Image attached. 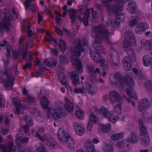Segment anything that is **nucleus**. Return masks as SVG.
Returning a JSON list of instances; mask_svg holds the SVG:
<instances>
[{
  "instance_id": "412c9836",
  "label": "nucleus",
  "mask_w": 152,
  "mask_h": 152,
  "mask_svg": "<svg viewBox=\"0 0 152 152\" xmlns=\"http://www.w3.org/2000/svg\"><path fill=\"white\" fill-rule=\"evenodd\" d=\"M43 63L45 65L49 67L55 66L57 64V61L54 59L51 58L48 61V60L45 59L43 60Z\"/></svg>"
},
{
  "instance_id": "b1692460",
  "label": "nucleus",
  "mask_w": 152,
  "mask_h": 152,
  "mask_svg": "<svg viewBox=\"0 0 152 152\" xmlns=\"http://www.w3.org/2000/svg\"><path fill=\"white\" fill-rule=\"evenodd\" d=\"M65 103L64 105L65 108L68 112H72L73 110V104L69 100L68 98H65Z\"/></svg>"
},
{
  "instance_id": "58836bf2",
  "label": "nucleus",
  "mask_w": 152,
  "mask_h": 152,
  "mask_svg": "<svg viewBox=\"0 0 152 152\" xmlns=\"http://www.w3.org/2000/svg\"><path fill=\"white\" fill-rule=\"evenodd\" d=\"M75 115L77 118L79 119H82L83 118V112L80 109H79L76 111Z\"/></svg>"
},
{
  "instance_id": "39448f33",
  "label": "nucleus",
  "mask_w": 152,
  "mask_h": 152,
  "mask_svg": "<svg viewBox=\"0 0 152 152\" xmlns=\"http://www.w3.org/2000/svg\"><path fill=\"white\" fill-rule=\"evenodd\" d=\"M55 106L57 110L53 108H49L47 113L48 118L51 117L55 120H56L60 119L61 115L65 116V115L63 108V103L61 102H56L55 103Z\"/></svg>"
},
{
  "instance_id": "69168bd1",
  "label": "nucleus",
  "mask_w": 152,
  "mask_h": 152,
  "mask_svg": "<svg viewBox=\"0 0 152 152\" xmlns=\"http://www.w3.org/2000/svg\"><path fill=\"white\" fill-rule=\"evenodd\" d=\"M19 53L18 51H15L13 52L12 58L14 60L17 59Z\"/></svg>"
},
{
  "instance_id": "4c0bfd02",
  "label": "nucleus",
  "mask_w": 152,
  "mask_h": 152,
  "mask_svg": "<svg viewBox=\"0 0 152 152\" xmlns=\"http://www.w3.org/2000/svg\"><path fill=\"white\" fill-rule=\"evenodd\" d=\"M60 62L62 64H67L68 62V59L67 57L63 55H61L59 57Z\"/></svg>"
},
{
  "instance_id": "de8ad7c7",
  "label": "nucleus",
  "mask_w": 152,
  "mask_h": 152,
  "mask_svg": "<svg viewBox=\"0 0 152 152\" xmlns=\"http://www.w3.org/2000/svg\"><path fill=\"white\" fill-rule=\"evenodd\" d=\"M86 66L88 72L90 73H93L94 72V68L92 64L91 63L88 64H87Z\"/></svg>"
},
{
  "instance_id": "49530a36",
  "label": "nucleus",
  "mask_w": 152,
  "mask_h": 152,
  "mask_svg": "<svg viewBox=\"0 0 152 152\" xmlns=\"http://www.w3.org/2000/svg\"><path fill=\"white\" fill-rule=\"evenodd\" d=\"M121 104L119 103L116 105L114 107L115 111L117 114H119L121 112Z\"/></svg>"
},
{
  "instance_id": "6e6d98bb",
  "label": "nucleus",
  "mask_w": 152,
  "mask_h": 152,
  "mask_svg": "<svg viewBox=\"0 0 152 152\" xmlns=\"http://www.w3.org/2000/svg\"><path fill=\"white\" fill-rule=\"evenodd\" d=\"M74 92L77 94H83L84 93V91L83 88H76L74 90Z\"/></svg>"
},
{
  "instance_id": "f8f14e48",
  "label": "nucleus",
  "mask_w": 152,
  "mask_h": 152,
  "mask_svg": "<svg viewBox=\"0 0 152 152\" xmlns=\"http://www.w3.org/2000/svg\"><path fill=\"white\" fill-rule=\"evenodd\" d=\"M110 61L111 64L115 66H119L120 64V60L118 57V53L117 51L110 52Z\"/></svg>"
},
{
  "instance_id": "bb28decb",
  "label": "nucleus",
  "mask_w": 152,
  "mask_h": 152,
  "mask_svg": "<svg viewBox=\"0 0 152 152\" xmlns=\"http://www.w3.org/2000/svg\"><path fill=\"white\" fill-rule=\"evenodd\" d=\"M125 16L123 13L121 12L116 15L115 19V23L117 25H120V22H123L124 20Z\"/></svg>"
},
{
  "instance_id": "c9c22d12",
  "label": "nucleus",
  "mask_w": 152,
  "mask_h": 152,
  "mask_svg": "<svg viewBox=\"0 0 152 152\" xmlns=\"http://www.w3.org/2000/svg\"><path fill=\"white\" fill-rule=\"evenodd\" d=\"M29 45L27 43L25 46V50L21 51V54L22 55V58L23 60H25L27 61L28 58H27V54L28 53V48Z\"/></svg>"
},
{
  "instance_id": "3c124183",
  "label": "nucleus",
  "mask_w": 152,
  "mask_h": 152,
  "mask_svg": "<svg viewBox=\"0 0 152 152\" xmlns=\"http://www.w3.org/2000/svg\"><path fill=\"white\" fill-rule=\"evenodd\" d=\"M102 58H100V55L98 53L96 52L93 58V59L96 63H98Z\"/></svg>"
},
{
  "instance_id": "c756f323",
  "label": "nucleus",
  "mask_w": 152,
  "mask_h": 152,
  "mask_svg": "<svg viewBox=\"0 0 152 152\" xmlns=\"http://www.w3.org/2000/svg\"><path fill=\"white\" fill-rule=\"evenodd\" d=\"M64 143H68V146L70 149H73L75 148V143L73 140L69 136L65 139L62 141Z\"/></svg>"
},
{
  "instance_id": "5fc2aeb1",
  "label": "nucleus",
  "mask_w": 152,
  "mask_h": 152,
  "mask_svg": "<svg viewBox=\"0 0 152 152\" xmlns=\"http://www.w3.org/2000/svg\"><path fill=\"white\" fill-rule=\"evenodd\" d=\"M123 65L124 69L126 71H129L132 69L131 64H128L126 63H123Z\"/></svg>"
},
{
  "instance_id": "1a4fd4ad",
  "label": "nucleus",
  "mask_w": 152,
  "mask_h": 152,
  "mask_svg": "<svg viewBox=\"0 0 152 152\" xmlns=\"http://www.w3.org/2000/svg\"><path fill=\"white\" fill-rule=\"evenodd\" d=\"M77 11L73 9H71L69 12L71 23L73 25L76 26L78 28L83 21L82 18L80 16L76 15Z\"/></svg>"
},
{
  "instance_id": "4be33fe9",
  "label": "nucleus",
  "mask_w": 152,
  "mask_h": 152,
  "mask_svg": "<svg viewBox=\"0 0 152 152\" xmlns=\"http://www.w3.org/2000/svg\"><path fill=\"white\" fill-rule=\"evenodd\" d=\"M31 0H26L25 2L23 3L25 9L28 10V8L30 10H31L33 13L35 14L36 12V10L34 6L31 3Z\"/></svg>"
},
{
  "instance_id": "bf43d9fd",
  "label": "nucleus",
  "mask_w": 152,
  "mask_h": 152,
  "mask_svg": "<svg viewBox=\"0 0 152 152\" xmlns=\"http://www.w3.org/2000/svg\"><path fill=\"white\" fill-rule=\"evenodd\" d=\"M138 23L137 20L135 19H133L130 21L129 23V25L130 26H133Z\"/></svg>"
},
{
  "instance_id": "7ed1b4c3",
  "label": "nucleus",
  "mask_w": 152,
  "mask_h": 152,
  "mask_svg": "<svg viewBox=\"0 0 152 152\" xmlns=\"http://www.w3.org/2000/svg\"><path fill=\"white\" fill-rule=\"evenodd\" d=\"M78 42L73 50V55L72 61V63L79 73L83 72V66L81 60L78 59L81 55L80 53L83 51L81 42L78 39H75Z\"/></svg>"
},
{
  "instance_id": "2f4dec72",
  "label": "nucleus",
  "mask_w": 152,
  "mask_h": 152,
  "mask_svg": "<svg viewBox=\"0 0 152 152\" xmlns=\"http://www.w3.org/2000/svg\"><path fill=\"white\" fill-rule=\"evenodd\" d=\"M78 11H80V12L83 14L85 13L84 15H87V12H89V14L90 13V10L87 8V7L84 5H79L78 7Z\"/></svg>"
},
{
  "instance_id": "9b49d317",
  "label": "nucleus",
  "mask_w": 152,
  "mask_h": 152,
  "mask_svg": "<svg viewBox=\"0 0 152 152\" xmlns=\"http://www.w3.org/2000/svg\"><path fill=\"white\" fill-rule=\"evenodd\" d=\"M100 111L101 113H103L104 116L105 117L108 118L109 120L112 122L115 123L118 120V116L111 115L108 112L107 109L104 107H102L100 108Z\"/></svg>"
},
{
  "instance_id": "4d7b16f0",
  "label": "nucleus",
  "mask_w": 152,
  "mask_h": 152,
  "mask_svg": "<svg viewBox=\"0 0 152 152\" xmlns=\"http://www.w3.org/2000/svg\"><path fill=\"white\" fill-rule=\"evenodd\" d=\"M5 99L4 98L2 97H0V108L4 107H5Z\"/></svg>"
},
{
  "instance_id": "6ab92c4d",
  "label": "nucleus",
  "mask_w": 152,
  "mask_h": 152,
  "mask_svg": "<svg viewBox=\"0 0 152 152\" xmlns=\"http://www.w3.org/2000/svg\"><path fill=\"white\" fill-rule=\"evenodd\" d=\"M137 6L136 3L132 0L128 1V7L127 10L128 12L132 13L136 12Z\"/></svg>"
},
{
  "instance_id": "0e129e2a",
  "label": "nucleus",
  "mask_w": 152,
  "mask_h": 152,
  "mask_svg": "<svg viewBox=\"0 0 152 152\" xmlns=\"http://www.w3.org/2000/svg\"><path fill=\"white\" fill-rule=\"evenodd\" d=\"M140 24L143 31H145L149 28V25L146 23H141Z\"/></svg>"
},
{
  "instance_id": "8fccbe9b",
  "label": "nucleus",
  "mask_w": 152,
  "mask_h": 152,
  "mask_svg": "<svg viewBox=\"0 0 152 152\" xmlns=\"http://www.w3.org/2000/svg\"><path fill=\"white\" fill-rule=\"evenodd\" d=\"M123 62H124V63H126L128 64H131L133 61V59L129 56L125 57L123 60Z\"/></svg>"
},
{
  "instance_id": "9d476101",
  "label": "nucleus",
  "mask_w": 152,
  "mask_h": 152,
  "mask_svg": "<svg viewBox=\"0 0 152 152\" xmlns=\"http://www.w3.org/2000/svg\"><path fill=\"white\" fill-rule=\"evenodd\" d=\"M151 107V104L149 100L146 98L141 99L138 103V110L140 112L144 111Z\"/></svg>"
},
{
  "instance_id": "4468645a",
  "label": "nucleus",
  "mask_w": 152,
  "mask_h": 152,
  "mask_svg": "<svg viewBox=\"0 0 152 152\" xmlns=\"http://www.w3.org/2000/svg\"><path fill=\"white\" fill-rule=\"evenodd\" d=\"M26 124L25 126H22L26 134L28 135L29 134V127L32 126L33 123L31 118L28 116H26L23 119Z\"/></svg>"
},
{
  "instance_id": "774afa93",
  "label": "nucleus",
  "mask_w": 152,
  "mask_h": 152,
  "mask_svg": "<svg viewBox=\"0 0 152 152\" xmlns=\"http://www.w3.org/2000/svg\"><path fill=\"white\" fill-rule=\"evenodd\" d=\"M93 124L92 123L91 121L88 122L87 129V132H90L91 131L92 127V125Z\"/></svg>"
},
{
  "instance_id": "864d4df0",
  "label": "nucleus",
  "mask_w": 152,
  "mask_h": 152,
  "mask_svg": "<svg viewBox=\"0 0 152 152\" xmlns=\"http://www.w3.org/2000/svg\"><path fill=\"white\" fill-rule=\"evenodd\" d=\"M93 145H94L91 143V140H88L86 142L84 146L86 151L89 149V148H91Z\"/></svg>"
},
{
  "instance_id": "e2e57ef3",
  "label": "nucleus",
  "mask_w": 152,
  "mask_h": 152,
  "mask_svg": "<svg viewBox=\"0 0 152 152\" xmlns=\"http://www.w3.org/2000/svg\"><path fill=\"white\" fill-rule=\"evenodd\" d=\"M135 30L136 33H138L140 32L143 31L140 23L136 27Z\"/></svg>"
},
{
  "instance_id": "6e6552de",
  "label": "nucleus",
  "mask_w": 152,
  "mask_h": 152,
  "mask_svg": "<svg viewBox=\"0 0 152 152\" xmlns=\"http://www.w3.org/2000/svg\"><path fill=\"white\" fill-rule=\"evenodd\" d=\"M4 15L3 21L0 20V37H2L3 34V29L8 31L10 30V15L8 14L7 10L4 8L3 10Z\"/></svg>"
},
{
  "instance_id": "aec40b11",
  "label": "nucleus",
  "mask_w": 152,
  "mask_h": 152,
  "mask_svg": "<svg viewBox=\"0 0 152 152\" xmlns=\"http://www.w3.org/2000/svg\"><path fill=\"white\" fill-rule=\"evenodd\" d=\"M58 77L59 80H60L61 83L64 86L68 89L71 90V88L68 84L66 80V76H65L63 73H59L58 75Z\"/></svg>"
},
{
  "instance_id": "a19ab883",
  "label": "nucleus",
  "mask_w": 152,
  "mask_h": 152,
  "mask_svg": "<svg viewBox=\"0 0 152 152\" xmlns=\"http://www.w3.org/2000/svg\"><path fill=\"white\" fill-rule=\"evenodd\" d=\"M90 119L89 121H91L92 123H96L97 118L96 116L93 113H91L89 115Z\"/></svg>"
},
{
  "instance_id": "37998d69",
  "label": "nucleus",
  "mask_w": 152,
  "mask_h": 152,
  "mask_svg": "<svg viewBox=\"0 0 152 152\" xmlns=\"http://www.w3.org/2000/svg\"><path fill=\"white\" fill-rule=\"evenodd\" d=\"M119 48V46L118 44L113 43H112L111 45V49L110 50V52L114 51H117Z\"/></svg>"
},
{
  "instance_id": "ea45409f",
  "label": "nucleus",
  "mask_w": 152,
  "mask_h": 152,
  "mask_svg": "<svg viewBox=\"0 0 152 152\" xmlns=\"http://www.w3.org/2000/svg\"><path fill=\"white\" fill-rule=\"evenodd\" d=\"M124 134V133L123 132H121L113 135L111 137L114 140H119L123 137Z\"/></svg>"
},
{
  "instance_id": "a211bd4d",
  "label": "nucleus",
  "mask_w": 152,
  "mask_h": 152,
  "mask_svg": "<svg viewBox=\"0 0 152 152\" xmlns=\"http://www.w3.org/2000/svg\"><path fill=\"white\" fill-rule=\"evenodd\" d=\"M57 134L58 138L61 141L67 138L68 137H69V134L64 132L63 127H61L59 129Z\"/></svg>"
},
{
  "instance_id": "e433bc0d",
  "label": "nucleus",
  "mask_w": 152,
  "mask_h": 152,
  "mask_svg": "<svg viewBox=\"0 0 152 152\" xmlns=\"http://www.w3.org/2000/svg\"><path fill=\"white\" fill-rule=\"evenodd\" d=\"M143 60L144 65L146 66L152 65V58H149L145 56H144Z\"/></svg>"
},
{
  "instance_id": "f03ea898",
  "label": "nucleus",
  "mask_w": 152,
  "mask_h": 152,
  "mask_svg": "<svg viewBox=\"0 0 152 152\" xmlns=\"http://www.w3.org/2000/svg\"><path fill=\"white\" fill-rule=\"evenodd\" d=\"M116 80H118L121 85L122 86H124L126 84H127L129 87L126 90V92L130 98L134 99L135 100H137V97L136 93L134 89V83L132 78L129 75H125L123 78L121 74L118 72H116L115 76Z\"/></svg>"
},
{
  "instance_id": "13d9d810",
  "label": "nucleus",
  "mask_w": 152,
  "mask_h": 152,
  "mask_svg": "<svg viewBox=\"0 0 152 152\" xmlns=\"http://www.w3.org/2000/svg\"><path fill=\"white\" fill-rule=\"evenodd\" d=\"M33 148L32 147H29L25 149L24 150H19L18 152H33Z\"/></svg>"
},
{
  "instance_id": "20e7f679",
  "label": "nucleus",
  "mask_w": 152,
  "mask_h": 152,
  "mask_svg": "<svg viewBox=\"0 0 152 152\" xmlns=\"http://www.w3.org/2000/svg\"><path fill=\"white\" fill-rule=\"evenodd\" d=\"M6 50L8 59L4 61V71L2 72V77L0 78L1 82L3 83L6 89L10 88V68L8 67L10 62L9 60L10 58V46L8 45L7 46Z\"/></svg>"
},
{
  "instance_id": "ddd939ff",
  "label": "nucleus",
  "mask_w": 152,
  "mask_h": 152,
  "mask_svg": "<svg viewBox=\"0 0 152 152\" xmlns=\"http://www.w3.org/2000/svg\"><path fill=\"white\" fill-rule=\"evenodd\" d=\"M48 41L50 42L51 41H53L57 44H58L57 41L59 42V45L61 51L64 52L65 51L66 49V46L64 41L62 39H58L57 41L55 39L54 37L51 36H50L48 38Z\"/></svg>"
},
{
  "instance_id": "052dcab7",
  "label": "nucleus",
  "mask_w": 152,
  "mask_h": 152,
  "mask_svg": "<svg viewBox=\"0 0 152 152\" xmlns=\"http://www.w3.org/2000/svg\"><path fill=\"white\" fill-rule=\"evenodd\" d=\"M106 152H113V146L111 145H108L106 148Z\"/></svg>"
},
{
  "instance_id": "5701e85b",
  "label": "nucleus",
  "mask_w": 152,
  "mask_h": 152,
  "mask_svg": "<svg viewBox=\"0 0 152 152\" xmlns=\"http://www.w3.org/2000/svg\"><path fill=\"white\" fill-rule=\"evenodd\" d=\"M141 143L144 146L148 145L150 142V139L148 135H142L140 139Z\"/></svg>"
},
{
  "instance_id": "72a5a7b5",
  "label": "nucleus",
  "mask_w": 152,
  "mask_h": 152,
  "mask_svg": "<svg viewBox=\"0 0 152 152\" xmlns=\"http://www.w3.org/2000/svg\"><path fill=\"white\" fill-rule=\"evenodd\" d=\"M101 130L104 132L107 133L110 130L111 124L110 123L106 124L101 125L100 126Z\"/></svg>"
},
{
  "instance_id": "393cba45",
  "label": "nucleus",
  "mask_w": 152,
  "mask_h": 152,
  "mask_svg": "<svg viewBox=\"0 0 152 152\" xmlns=\"http://www.w3.org/2000/svg\"><path fill=\"white\" fill-rule=\"evenodd\" d=\"M75 130L77 134L80 136H81L84 134L83 129L79 126L77 123H75L73 124Z\"/></svg>"
},
{
  "instance_id": "0eeeda50",
  "label": "nucleus",
  "mask_w": 152,
  "mask_h": 152,
  "mask_svg": "<svg viewBox=\"0 0 152 152\" xmlns=\"http://www.w3.org/2000/svg\"><path fill=\"white\" fill-rule=\"evenodd\" d=\"M113 0H102L103 3L107 6V11L113 12H114L115 14L121 11L122 10V5L121 1H119L117 5H115L116 3L119 0L115 2L114 5L111 6L110 2Z\"/></svg>"
},
{
  "instance_id": "09e8293b",
  "label": "nucleus",
  "mask_w": 152,
  "mask_h": 152,
  "mask_svg": "<svg viewBox=\"0 0 152 152\" xmlns=\"http://www.w3.org/2000/svg\"><path fill=\"white\" fill-rule=\"evenodd\" d=\"M132 42L126 39L124 42L123 45L126 50L129 48H130V46Z\"/></svg>"
},
{
  "instance_id": "338daca9",
  "label": "nucleus",
  "mask_w": 152,
  "mask_h": 152,
  "mask_svg": "<svg viewBox=\"0 0 152 152\" xmlns=\"http://www.w3.org/2000/svg\"><path fill=\"white\" fill-rule=\"evenodd\" d=\"M16 150V147L13 146V142L10 141V152H15Z\"/></svg>"
},
{
  "instance_id": "a18cd8bd",
  "label": "nucleus",
  "mask_w": 152,
  "mask_h": 152,
  "mask_svg": "<svg viewBox=\"0 0 152 152\" xmlns=\"http://www.w3.org/2000/svg\"><path fill=\"white\" fill-rule=\"evenodd\" d=\"M99 62L100 63V66L103 67L105 69H108L109 66L108 64L105 63V60L104 59H101L100 60Z\"/></svg>"
},
{
  "instance_id": "473e14b6",
  "label": "nucleus",
  "mask_w": 152,
  "mask_h": 152,
  "mask_svg": "<svg viewBox=\"0 0 152 152\" xmlns=\"http://www.w3.org/2000/svg\"><path fill=\"white\" fill-rule=\"evenodd\" d=\"M126 50L127 52L128 56L131 58L134 61H135L136 60V57L133 50L130 48L127 49Z\"/></svg>"
},
{
  "instance_id": "79ce46f5",
  "label": "nucleus",
  "mask_w": 152,
  "mask_h": 152,
  "mask_svg": "<svg viewBox=\"0 0 152 152\" xmlns=\"http://www.w3.org/2000/svg\"><path fill=\"white\" fill-rule=\"evenodd\" d=\"M87 12V15H84L83 19V22L85 26L88 25V18L90 17L89 12Z\"/></svg>"
},
{
  "instance_id": "dca6fc26",
  "label": "nucleus",
  "mask_w": 152,
  "mask_h": 152,
  "mask_svg": "<svg viewBox=\"0 0 152 152\" xmlns=\"http://www.w3.org/2000/svg\"><path fill=\"white\" fill-rule=\"evenodd\" d=\"M109 99L112 103L120 102L121 97L119 94L116 91H111L110 92Z\"/></svg>"
},
{
  "instance_id": "f3484780",
  "label": "nucleus",
  "mask_w": 152,
  "mask_h": 152,
  "mask_svg": "<svg viewBox=\"0 0 152 152\" xmlns=\"http://www.w3.org/2000/svg\"><path fill=\"white\" fill-rule=\"evenodd\" d=\"M71 79L75 86H77L78 84H80L79 77L76 71H72L71 74Z\"/></svg>"
},
{
  "instance_id": "423d86ee",
  "label": "nucleus",
  "mask_w": 152,
  "mask_h": 152,
  "mask_svg": "<svg viewBox=\"0 0 152 152\" xmlns=\"http://www.w3.org/2000/svg\"><path fill=\"white\" fill-rule=\"evenodd\" d=\"M34 137H37L40 140L43 142L46 145L52 148H54L56 142L51 135L47 133L44 136H42L38 132H36Z\"/></svg>"
},
{
  "instance_id": "7c9ffc66",
  "label": "nucleus",
  "mask_w": 152,
  "mask_h": 152,
  "mask_svg": "<svg viewBox=\"0 0 152 152\" xmlns=\"http://www.w3.org/2000/svg\"><path fill=\"white\" fill-rule=\"evenodd\" d=\"M126 39L131 41L133 42H135L136 40L134 35L132 32L128 31L125 33Z\"/></svg>"
},
{
  "instance_id": "603ef678",
  "label": "nucleus",
  "mask_w": 152,
  "mask_h": 152,
  "mask_svg": "<svg viewBox=\"0 0 152 152\" xmlns=\"http://www.w3.org/2000/svg\"><path fill=\"white\" fill-rule=\"evenodd\" d=\"M126 141L125 140H122L118 142L117 145L120 148H122L124 147L125 145Z\"/></svg>"
},
{
  "instance_id": "680f3d73",
  "label": "nucleus",
  "mask_w": 152,
  "mask_h": 152,
  "mask_svg": "<svg viewBox=\"0 0 152 152\" xmlns=\"http://www.w3.org/2000/svg\"><path fill=\"white\" fill-rule=\"evenodd\" d=\"M35 152H47L46 149L44 147L41 146L38 148Z\"/></svg>"
},
{
  "instance_id": "f704fd0d",
  "label": "nucleus",
  "mask_w": 152,
  "mask_h": 152,
  "mask_svg": "<svg viewBox=\"0 0 152 152\" xmlns=\"http://www.w3.org/2000/svg\"><path fill=\"white\" fill-rule=\"evenodd\" d=\"M2 137L0 134V149L2 150L3 152H10V143L8 144V151H7V149L6 146L4 145H2Z\"/></svg>"
},
{
  "instance_id": "a878e982",
  "label": "nucleus",
  "mask_w": 152,
  "mask_h": 152,
  "mask_svg": "<svg viewBox=\"0 0 152 152\" xmlns=\"http://www.w3.org/2000/svg\"><path fill=\"white\" fill-rule=\"evenodd\" d=\"M127 140L129 142L133 143L137 142L138 139L136 134L134 132H132L131 134L128 137Z\"/></svg>"
},
{
  "instance_id": "2eb2a0df",
  "label": "nucleus",
  "mask_w": 152,
  "mask_h": 152,
  "mask_svg": "<svg viewBox=\"0 0 152 152\" xmlns=\"http://www.w3.org/2000/svg\"><path fill=\"white\" fill-rule=\"evenodd\" d=\"M13 104L16 107L15 113L17 114H20L23 113V108L20 101L18 99L14 98L12 99Z\"/></svg>"
},
{
  "instance_id": "cd10ccee",
  "label": "nucleus",
  "mask_w": 152,
  "mask_h": 152,
  "mask_svg": "<svg viewBox=\"0 0 152 152\" xmlns=\"http://www.w3.org/2000/svg\"><path fill=\"white\" fill-rule=\"evenodd\" d=\"M138 123L139 124V128L141 131L140 136L142 135H148L147 129L143 125V122L140 119L138 120Z\"/></svg>"
},
{
  "instance_id": "f257e3e1",
  "label": "nucleus",
  "mask_w": 152,
  "mask_h": 152,
  "mask_svg": "<svg viewBox=\"0 0 152 152\" xmlns=\"http://www.w3.org/2000/svg\"><path fill=\"white\" fill-rule=\"evenodd\" d=\"M95 39L92 45L94 48L99 53L104 54V49L101 44L102 40H107L109 39V32L104 26L100 25L95 28Z\"/></svg>"
},
{
  "instance_id": "c03bdc74",
  "label": "nucleus",
  "mask_w": 152,
  "mask_h": 152,
  "mask_svg": "<svg viewBox=\"0 0 152 152\" xmlns=\"http://www.w3.org/2000/svg\"><path fill=\"white\" fill-rule=\"evenodd\" d=\"M145 87L148 92L152 91V82L149 81L146 82L145 84Z\"/></svg>"
},
{
  "instance_id": "c85d7f7f",
  "label": "nucleus",
  "mask_w": 152,
  "mask_h": 152,
  "mask_svg": "<svg viewBox=\"0 0 152 152\" xmlns=\"http://www.w3.org/2000/svg\"><path fill=\"white\" fill-rule=\"evenodd\" d=\"M41 104L45 109H46L48 110V112L49 109V101L47 97H43L40 99Z\"/></svg>"
}]
</instances>
